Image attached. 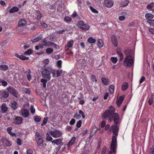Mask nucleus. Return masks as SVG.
Here are the masks:
<instances>
[{
	"instance_id": "6e6d98bb",
	"label": "nucleus",
	"mask_w": 154,
	"mask_h": 154,
	"mask_svg": "<svg viewBox=\"0 0 154 154\" xmlns=\"http://www.w3.org/2000/svg\"><path fill=\"white\" fill-rule=\"evenodd\" d=\"M82 122L81 120H79L76 124V126L78 128H79L81 127Z\"/></svg>"
},
{
	"instance_id": "20e7f679",
	"label": "nucleus",
	"mask_w": 154,
	"mask_h": 154,
	"mask_svg": "<svg viewBox=\"0 0 154 154\" xmlns=\"http://www.w3.org/2000/svg\"><path fill=\"white\" fill-rule=\"evenodd\" d=\"M36 142L38 146L42 147L43 145V140L42 135L38 132H36L35 135Z\"/></svg>"
},
{
	"instance_id": "393cba45",
	"label": "nucleus",
	"mask_w": 154,
	"mask_h": 154,
	"mask_svg": "<svg viewBox=\"0 0 154 154\" xmlns=\"http://www.w3.org/2000/svg\"><path fill=\"white\" fill-rule=\"evenodd\" d=\"M154 15L151 14L147 13L145 15V18L148 20H150L154 18Z\"/></svg>"
},
{
	"instance_id": "f3484780",
	"label": "nucleus",
	"mask_w": 154,
	"mask_h": 154,
	"mask_svg": "<svg viewBox=\"0 0 154 154\" xmlns=\"http://www.w3.org/2000/svg\"><path fill=\"white\" fill-rule=\"evenodd\" d=\"M15 56L22 60H28L29 59L28 57H26L23 55H19L17 54H15Z\"/></svg>"
},
{
	"instance_id": "c9c22d12",
	"label": "nucleus",
	"mask_w": 154,
	"mask_h": 154,
	"mask_svg": "<svg viewBox=\"0 0 154 154\" xmlns=\"http://www.w3.org/2000/svg\"><path fill=\"white\" fill-rule=\"evenodd\" d=\"M74 43L73 41L70 40L67 43V47L69 48L72 47Z\"/></svg>"
},
{
	"instance_id": "423d86ee",
	"label": "nucleus",
	"mask_w": 154,
	"mask_h": 154,
	"mask_svg": "<svg viewBox=\"0 0 154 154\" xmlns=\"http://www.w3.org/2000/svg\"><path fill=\"white\" fill-rule=\"evenodd\" d=\"M116 136L115 135L112 136L111 143L110 146V149L113 150V152L116 149L117 146V141Z\"/></svg>"
},
{
	"instance_id": "69168bd1",
	"label": "nucleus",
	"mask_w": 154,
	"mask_h": 154,
	"mask_svg": "<svg viewBox=\"0 0 154 154\" xmlns=\"http://www.w3.org/2000/svg\"><path fill=\"white\" fill-rule=\"evenodd\" d=\"M106 124V122L105 120H103L101 123V128H104Z\"/></svg>"
},
{
	"instance_id": "ea45409f",
	"label": "nucleus",
	"mask_w": 154,
	"mask_h": 154,
	"mask_svg": "<svg viewBox=\"0 0 154 154\" xmlns=\"http://www.w3.org/2000/svg\"><path fill=\"white\" fill-rule=\"evenodd\" d=\"M49 40L52 42H56L57 41V38L55 36H49Z\"/></svg>"
},
{
	"instance_id": "338daca9",
	"label": "nucleus",
	"mask_w": 154,
	"mask_h": 154,
	"mask_svg": "<svg viewBox=\"0 0 154 154\" xmlns=\"http://www.w3.org/2000/svg\"><path fill=\"white\" fill-rule=\"evenodd\" d=\"M43 63L45 64L44 65H48V64L49 61L48 59H46L44 60L43 61Z\"/></svg>"
},
{
	"instance_id": "b1692460",
	"label": "nucleus",
	"mask_w": 154,
	"mask_h": 154,
	"mask_svg": "<svg viewBox=\"0 0 154 154\" xmlns=\"http://www.w3.org/2000/svg\"><path fill=\"white\" fill-rule=\"evenodd\" d=\"M11 127H9L7 128V131L8 133L11 137H16V134L15 133H12L11 131L12 130Z\"/></svg>"
},
{
	"instance_id": "4be33fe9",
	"label": "nucleus",
	"mask_w": 154,
	"mask_h": 154,
	"mask_svg": "<svg viewBox=\"0 0 154 154\" xmlns=\"http://www.w3.org/2000/svg\"><path fill=\"white\" fill-rule=\"evenodd\" d=\"M148 103L150 106H151L153 104V107L154 108V93L152 94L151 98L149 99Z\"/></svg>"
},
{
	"instance_id": "cd10ccee",
	"label": "nucleus",
	"mask_w": 154,
	"mask_h": 154,
	"mask_svg": "<svg viewBox=\"0 0 154 154\" xmlns=\"http://www.w3.org/2000/svg\"><path fill=\"white\" fill-rule=\"evenodd\" d=\"M101 81L103 84L105 85H107L109 83L108 79L105 78H102Z\"/></svg>"
},
{
	"instance_id": "c85d7f7f",
	"label": "nucleus",
	"mask_w": 154,
	"mask_h": 154,
	"mask_svg": "<svg viewBox=\"0 0 154 154\" xmlns=\"http://www.w3.org/2000/svg\"><path fill=\"white\" fill-rule=\"evenodd\" d=\"M128 87V84L127 82H125L123 84L122 86V89L123 91H125Z\"/></svg>"
},
{
	"instance_id": "412c9836",
	"label": "nucleus",
	"mask_w": 154,
	"mask_h": 154,
	"mask_svg": "<svg viewBox=\"0 0 154 154\" xmlns=\"http://www.w3.org/2000/svg\"><path fill=\"white\" fill-rule=\"evenodd\" d=\"M8 110V108L6 106L5 104L3 103L1 106V111L2 113H5L7 112V111Z\"/></svg>"
},
{
	"instance_id": "39448f33",
	"label": "nucleus",
	"mask_w": 154,
	"mask_h": 154,
	"mask_svg": "<svg viewBox=\"0 0 154 154\" xmlns=\"http://www.w3.org/2000/svg\"><path fill=\"white\" fill-rule=\"evenodd\" d=\"M78 27L81 30L84 31L88 30L90 26L88 24L85 23L83 21L80 20L78 23Z\"/></svg>"
},
{
	"instance_id": "79ce46f5",
	"label": "nucleus",
	"mask_w": 154,
	"mask_h": 154,
	"mask_svg": "<svg viewBox=\"0 0 154 154\" xmlns=\"http://www.w3.org/2000/svg\"><path fill=\"white\" fill-rule=\"evenodd\" d=\"M41 42L42 45L45 46H47V44L48 43V42L46 38H44L42 39L41 40Z\"/></svg>"
},
{
	"instance_id": "603ef678",
	"label": "nucleus",
	"mask_w": 154,
	"mask_h": 154,
	"mask_svg": "<svg viewBox=\"0 0 154 154\" xmlns=\"http://www.w3.org/2000/svg\"><path fill=\"white\" fill-rule=\"evenodd\" d=\"M30 112L33 115L35 113V109L33 107V106L32 105H31L30 108Z\"/></svg>"
},
{
	"instance_id": "4d7b16f0",
	"label": "nucleus",
	"mask_w": 154,
	"mask_h": 154,
	"mask_svg": "<svg viewBox=\"0 0 154 154\" xmlns=\"http://www.w3.org/2000/svg\"><path fill=\"white\" fill-rule=\"evenodd\" d=\"M145 77L144 76H142L141 78L139 81L140 84H141V83H142L143 82H144L145 80Z\"/></svg>"
},
{
	"instance_id": "5701e85b",
	"label": "nucleus",
	"mask_w": 154,
	"mask_h": 154,
	"mask_svg": "<svg viewBox=\"0 0 154 154\" xmlns=\"http://www.w3.org/2000/svg\"><path fill=\"white\" fill-rule=\"evenodd\" d=\"M35 15L36 16V19L38 20H40L42 17L40 11H36L35 13Z\"/></svg>"
},
{
	"instance_id": "72a5a7b5",
	"label": "nucleus",
	"mask_w": 154,
	"mask_h": 154,
	"mask_svg": "<svg viewBox=\"0 0 154 154\" xmlns=\"http://www.w3.org/2000/svg\"><path fill=\"white\" fill-rule=\"evenodd\" d=\"M114 86L112 85H111L109 87V92L110 94H112L114 91Z\"/></svg>"
},
{
	"instance_id": "2f4dec72",
	"label": "nucleus",
	"mask_w": 154,
	"mask_h": 154,
	"mask_svg": "<svg viewBox=\"0 0 154 154\" xmlns=\"http://www.w3.org/2000/svg\"><path fill=\"white\" fill-rule=\"evenodd\" d=\"M45 52L48 54H50L54 52L53 49L51 48H48L46 49Z\"/></svg>"
},
{
	"instance_id": "a211bd4d",
	"label": "nucleus",
	"mask_w": 154,
	"mask_h": 154,
	"mask_svg": "<svg viewBox=\"0 0 154 154\" xmlns=\"http://www.w3.org/2000/svg\"><path fill=\"white\" fill-rule=\"evenodd\" d=\"M9 95L8 91H0V95L2 97L6 98L8 97Z\"/></svg>"
},
{
	"instance_id": "3c124183",
	"label": "nucleus",
	"mask_w": 154,
	"mask_h": 154,
	"mask_svg": "<svg viewBox=\"0 0 154 154\" xmlns=\"http://www.w3.org/2000/svg\"><path fill=\"white\" fill-rule=\"evenodd\" d=\"M62 62L61 60H59L57 62V65L58 68H61L62 67Z\"/></svg>"
},
{
	"instance_id": "aec40b11",
	"label": "nucleus",
	"mask_w": 154,
	"mask_h": 154,
	"mask_svg": "<svg viewBox=\"0 0 154 154\" xmlns=\"http://www.w3.org/2000/svg\"><path fill=\"white\" fill-rule=\"evenodd\" d=\"M42 34H40L38 36L36 37L35 38L31 39V40L32 42L34 43L42 39Z\"/></svg>"
},
{
	"instance_id": "9b49d317",
	"label": "nucleus",
	"mask_w": 154,
	"mask_h": 154,
	"mask_svg": "<svg viewBox=\"0 0 154 154\" xmlns=\"http://www.w3.org/2000/svg\"><path fill=\"white\" fill-rule=\"evenodd\" d=\"M104 3L106 7L111 8L113 6L114 2L112 0H105Z\"/></svg>"
},
{
	"instance_id": "a18cd8bd",
	"label": "nucleus",
	"mask_w": 154,
	"mask_h": 154,
	"mask_svg": "<svg viewBox=\"0 0 154 154\" xmlns=\"http://www.w3.org/2000/svg\"><path fill=\"white\" fill-rule=\"evenodd\" d=\"M48 121V118L47 117H45L44 119L43 123L41 124V126H43L44 125H45L47 123Z\"/></svg>"
},
{
	"instance_id": "a878e982",
	"label": "nucleus",
	"mask_w": 154,
	"mask_h": 154,
	"mask_svg": "<svg viewBox=\"0 0 154 154\" xmlns=\"http://www.w3.org/2000/svg\"><path fill=\"white\" fill-rule=\"evenodd\" d=\"M19 10V9L18 7L16 6H14L9 11V13L10 14L16 13Z\"/></svg>"
},
{
	"instance_id": "5fc2aeb1",
	"label": "nucleus",
	"mask_w": 154,
	"mask_h": 154,
	"mask_svg": "<svg viewBox=\"0 0 154 154\" xmlns=\"http://www.w3.org/2000/svg\"><path fill=\"white\" fill-rule=\"evenodd\" d=\"M56 8V6L55 4L50 5L49 6V8L51 10H54Z\"/></svg>"
},
{
	"instance_id": "c756f323",
	"label": "nucleus",
	"mask_w": 154,
	"mask_h": 154,
	"mask_svg": "<svg viewBox=\"0 0 154 154\" xmlns=\"http://www.w3.org/2000/svg\"><path fill=\"white\" fill-rule=\"evenodd\" d=\"M154 7V3L152 2L148 4L146 6V8L149 10L153 11L152 8Z\"/></svg>"
},
{
	"instance_id": "bf43d9fd",
	"label": "nucleus",
	"mask_w": 154,
	"mask_h": 154,
	"mask_svg": "<svg viewBox=\"0 0 154 154\" xmlns=\"http://www.w3.org/2000/svg\"><path fill=\"white\" fill-rule=\"evenodd\" d=\"M106 151V147L104 146L102 149V150L101 152V154H105Z\"/></svg>"
},
{
	"instance_id": "ddd939ff",
	"label": "nucleus",
	"mask_w": 154,
	"mask_h": 154,
	"mask_svg": "<svg viewBox=\"0 0 154 154\" xmlns=\"http://www.w3.org/2000/svg\"><path fill=\"white\" fill-rule=\"evenodd\" d=\"M111 41L114 46L116 47L118 46V42L117 38L114 35H112L111 37Z\"/></svg>"
},
{
	"instance_id": "8fccbe9b",
	"label": "nucleus",
	"mask_w": 154,
	"mask_h": 154,
	"mask_svg": "<svg viewBox=\"0 0 154 154\" xmlns=\"http://www.w3.org/2000/svg\"><path fill=\"white\" fill-rule=\"evenodd\" d=\"M110 60L114 63H116L117 61V59L116 57H112L111 58Z\"/></svg>"
},
{
	"instance_id": "6ab92c4d",
	"label": "nucleus",
	"mask_w": 154,
	"mask_h": 154,
	"mask_svg": "<svg viewBox=\"0 0 154 154\" xmlns=\"http://www.w3.org/2000/svg\"><path fill=\"white\" fill-rule=\"evenodd\" d=\"M63 140V138H62L54 140L51 141L52 143H54L57 145L61 144V142Z\"/></svg>"
},
{
	"instance_id": "de8ad7c7",
	"label": "nucleus",
	"mask_w": 154,
	"mask_h": 154,
	"mask_svg": "<svg viewBox=\"0 0 154 154\" xmlns=\"http://www.w3.org/2000/svg\"><path fill=\"white\" fill-rule=\"evenodd\" d=\"M91 11L95 14H97L98 13V11L94 8L93 7L91 6H90L89 7Z\"/></svg>"
},
{
	"instance_id": "58836bf2",
	"label": "nucleus",
	"mask_w": 154,
	"mask_h": 154,
	"mask_svg": "<svg viewBox=\"0 0 154 154\" xmlns=\"http://www.w3.org/2000/svg\"><path fill=\"white\" fill-rule=\"evenodd\" d=\"M98 45L100 48L103 46L102 40L101 39L99 38L98 39Z\"/></svg>"
},
{
	"instance_id": "680f3d73",
	"label": "nucleus",
	"mask_w": 154,
	"mask_h": 154,
	"mask_svg": "<svg viewBox=\"0 0 154 154\" xmlns=\"http://www.w3.org/2000/svg\"><path fill=\"white\" fill-rule=\"evenodd\" d=\"M16 143L18 145H21L22 143L21 140L19 138H17V140Z\"/></svg>"
},
{
	"instance_id": "a19ab883",
	"label": "nucleus",
	"mask_w": 154,
	"mask_h": 154,
	"mask_svg": "<svg viewBox=\"0 0 154 154\" xmlns=\"http://www.w3.org/2000/svg\"><path fill=\"white\" fill-rule=\"evenodd\" d=\"M72 20L71 18L68 16H66L64 17V21L67 22H71Z\"/></svg>"
},
{
	"instance_id": "37998d69",
	"label": "nucleus",
	"mask_w": 154,
	"mask_h": 154,
	"mask_svg": "<svg viewBox=\"0 0 154 154\" xmlns=\"http://www.w3.org/2000/svg\"><path fill=\"white\" fill-rule=\"evenodd\" d=\"M129 2L128 0H124L122 2V7H125L128 4Z\"/></svg>"
},
{
	"instance_id": "6e6552de",
	"label": "nucleus",
	"mask_w": 154,
	"mask_h": 154,
	"mask_svg": "<svg viewBox=\"0 0 154 154\" xmlns=\"http://www.w3.org/2000/svg\"><path fill=\"white\" fill-rule=\"evenodd\" d=\"M50 134L53 137L57 138L60 137L62 135V133L58 130H55L51 131Z\"/></svg>"
},
{
	"instance_id": "f257e3e1",
	"label": "nucleus",
	"mask_w": 154,
	"mask_h": 154,
	"mask_svg": "<svg viewBox=\"0 0 154 154\" xmlns=\"http://www.w3.org/2000/svg\"><path fill=\"white\" fill-rule=\"evenodd\" d=\"M115 109L111 106L108 108V109L105 110L103 114L102 117L104 119L107 118L109 119V122H111L113 121L115 125H113L110 127L113 134L116 136L118 135L119 127L118 126L119 123V116L117 113H115Z\"/></svg>"
},
{
	"instance_id": "f8f14e48",
	"label": "nucleus",
	"mask_w": 154,
	"mask_h": 154,
	"mask_svg": "<svg viewBox=\"0 0 154 154\" xmlns=\"http://www.w3.org/2000/svg\"><path fill=\"white\" fill-rule=\"evenodd\" d=\"M21 115L24 118H26L28 116L29 111L25 108H23L21 110Z\"/></svg>"
},
{
	"instance_id": "7c9ffc66",
	"label": "nucleus",
	"mask_w": 154,
	"mask_h": 154,
	"mask_svg": "<svg viewBox=\"0 0 154 154\" xmlns=\"http://www.w3.org/2000/svg\"><path fill=\"white\" fill-rule=\"evenodd\" d=\"M8 68V66L7 65H0V69L2 71H6Z\"/></svg>"
},
{
	"instance_id": "2eb2a0df",
	"label": "nucleus",
	"mask_w": 154,
	"mask_h": 154,
	"mask_svg": "<svg viewBox=\"0 0 154 154\" xmlns=\"http://www.w3.org/2000/svg\"><path fill=\"white\" fill-rule=\"evenodd\" d=\"M24 73L26 76L27 80L29 81H30L32 79L30 69H28L26 71H25Z\"/></svg>"
},
{
	"instance_id": "13d9d810",
	"label": "nucleus",
	"mask_w": 154,
	"mask_h": 154,
	"mask_svg": "<svg viewBox=\"0 0 154 154\" xmlns=\"http://www.w3.org/2000/svg\"><path fill=\"white\" fill-rule=\"evenodd\" d=\"M91 80L93 82H97L96 76L94 75H92L91 76Z\"/></svg>"
},
{
	"instance_id": "0eeeda50",
	"label": "nucleus",
	"mask_w": 154,
	"mask_h": 154,
	"mask_svg": "<svg viewBox=\"0 0 154 154\" xmlns=\"http://www.w3.org/2000/svg\"><path fill=\"white\" fill-rule=\"evenodd\" d=\"M7 90L10 94H13L15 97H17L18 92L14 88L10 86L7 88Z\"/></svg>"
},
{
	"instance_id": "e433bc0d",
	"label": "nucleus",
	"mask_w": 154,
	"mask_h": 154,
	"mask_svg": "<svg viewBox=\"0 0 154 154\" xmlns=\"http://www.w3.org/2000/svg\"><path fill=\"white\" fill-rule=\"evenodd\" d=\"M48 80L42 79L41 80V82L43 83V86L44 88H45L46 87V84Z\"/></svg>"
},
{
	"instance_id": "864d4df0",
	"label": "nucleus",
	"mask_w": 154,
	"mask_h": 154,
	"mask_svg": "<svg viewBox=\"0 0 154 154\" xmlns=\"http://www.w3.org/2000/svg\"><path fill=\"white\" fill-rule=\"evenodd\" d=\"M117 54L119 56L120 60H122L124 58L123 54V53H122L121 52L120 53L119 52V53Z\"/></svg>"
},
{
	"instance_id": "4c0bfd02",
	"label": "nucleus",
	"mask_w": 154,
	"mask_h": 154,
	"mask_svg": "<svg viewBox=\"0 0 154 154\" xmlns=\"http://www.w3.org/2000/svg\"><path fill=\"white\" fill-rule=\"evenodd\" d=\"M75 137H72L71 140L68 143V145L70 146L73 145L75 141Z\"/></svg>"
},
{
	"instance_id": "1a4fd4ad",
	"label": "nucleus",
	"mask_w": 154,
	"mask_h": 154,
	"mask_svg": "<svg viewBox=\"0 0 154 154\" xmlns=\"http://www.w3.org/2000/svg\"><path fill=\"white\" fill-rule=\"evenodd\" d=\"M14 117H15V118H13L14 123L17 125H19L22 123L23 120L22 117L20 116H14Z\"/></svg>"
},
{
	"instance_id": "bb28decb",
	"label": "nucleus",
	"mask_w": 154,
	"mask_h": 154,
	"mask_svg": "<svg viewBox=\"0 0 154 154\" xmlns=\"http://www.w3.org/2000/svg\"><path fill=\"white\" fill-rule=\"evenodd\" d=\"M2 142L5 145L7 146H10L11 145V143L8 140L6 139H3Z\"/></svg>"
},
{
	"instance_id": "dca6fc26",
	"label": "nucleus",
	"mask_w": 154,
	"mask_h": 154,
	"mask_svg": "<svg viewBox=\"0 0 154 154\" xmlns=\"http://www.w3.org/2000/svg\"><path fill=\"white\" fill-rule=\"evenodd\" d=\"M11 107L14 110H16L18 108V105L17 103L14 100L11 101Z\"/></svg>"
},
{
	"instance_id": "0e129e2a",
	"label": "nucleus",
	"mask_w": 154,
	"mask_h": 154,
	"mask_svg": "<svg viewBox=\"0 0 154 154\" xmlns=\"http://www.w3.org/2000/svg\"><path fill=\"white\" fill-rule=\"evenodd\" d=\"M149 154H154V149L153 146L150 148Z\"/></svg>"
},
{
	"instance_id": "9d476101",
	"label": "nucleus",
	"mask_w": 154,
	"mask_h": 154,
	"mask_svg": "<svg viewBox=\"0 0 154 154\" xmlns=\"http://www.w3.org/2000/svg\"><path fill=\"white\" fill-rule=\"evenodd\" d=\"M26 23L27 22L26 20L23 19H21L18 22L17 26L18 27H23L25 26Z\"/></svg>"
},
{
	"instance_id": "774afa93",
	"label": "nucleus",
	"mask_w": 154,
	"mask_h": 154,
	"mask_svg": "<svg viewBox=\"0 0 154 154\" xmlns=\"http://www.w3.org/2000/svg\"><path fill=\"white\" fill-rule=\"evenodd\" d=\"M26 153L27 154H32L33 151L32 149H28L27 150Z\"/></svg>"
},
{
	"instance_id": "c03bdc74",
	"label": "nucleus",
	"mask_w": 154,
	"mask_h": 154,
	"mask_svg": "<svg viewBox=\"0 0 154 154\" xmlns=\"http://www.w3.org/2000/svg\"><path fill=\"white\" fill-rule=\"evenodd\" d=\"M32 51L31 49H29L26 51H25L24 53V55H29L30 54H32Z\"/></svg>"
},
{
	"instance_id": "f03ea898",
	"label": "nucleus",
	"mask_w": 154,
	"mask_h": 154,
	"mask_svg": "<svg viewBox=\"0 0 154 154\" xmlns=\"http://www.w3.org/2000/svg\"><path fill=\"white\" fill-rule=\"evenodd\" d=\"M41 72L43 78L49 80L51 78V73L53 77L55 76V74L51 66L44 65L41 69Z\"/></svg>"
},
{
	"instance_id": "7ed1b4c3",
	"label": "nucleus",
	"mask_w": 154,
	"mask_h": 154,
	"mask_svg": "<svg viewBox=\"0 0 154 154\" xmlns=\"http://www.w3.org/2000/svg\"><path fill=\"white\" fill-rule=\"evenodd\" d=\"M124 53L127 56L125 59L123 65L126 67H131L133 66L134 63L133 57L131 56L128 55L129 54V52L128 50H125L124 51Z\"/></svg>"
},
{
	"instance_id": "49530a36",
	"label": "nucleus",
	"mask_w": 154,
	"mask_h": 154,
	"mask_svg": "<svg viewBox=\"0 0 154 154\" xmlns=\"http://www.w3.org/2000/svg\"><path fill=\"white\" fill-rule=\"evenodd\" d=\"M46 140L48 141H51L53 140L52 138L49 135V134L47 133L46 135Z\"/></svg>"
},
{
	"instance_id": "09e8293b",
	"label": "nucleus",
	"mask_w": 154,
	"mask_h": 154,
	"mask_svg": "<svg viewBox=\"0 0 154 154\" xmlns=\"http://www.w3.org/2000/svg\"><path fill=\"white\" fill-rule=\"evenodd\" d=\"M147 23L149 24L151 26H154V20H148Z\"/></svg>"
},
{
	"instance_id": "052dcab7",
	"label": "nucleus",
	"mask_w": 154,
	"mask_h": 154,
	"mask_svg": "<svg viewBox=\"0 0 154 154\" xmlns=\"http://www.w3.org/2000/svg\"><path fill=\"white\" fill-rule=\"evenodd\" d=\"M73 117L76 119H79L81 118V116L77 112H76L74 115Z\"/></svg>"
},
{
	"instance_id": "4468645a",
	"label": "nucleus",
	"mask_w": 154,
	"mask_h": 154,
	"mask_svg": "<svg viewBox=\"0 0 154 154\" xmlns=\"http://www.w3.org/2000/svg\"><path fill=\"white\" fill-rule=\"evenodd\" d=\"M54 73L55 74V77H53V78L59 77L61 76L63 72L62 69H54Z\"/></svg>"
},
{
	"instance_id": "f704fd0d",
	"label": "nucleus",
	"mask_w": 154,
	"mask_h": 154,
	"mask_svg": "<svg viewBox=\"0 0 154 154\" xmlns=\"http://www.w3.org/2000/svg\"><path fill=\"white\" fill-rule=\"evenodd\" d=\"M88 41L91 43H94L96 42V40L92 37H90L88 39Z\"/></svg>"
},
{
	"instance_id": "e2e57ef3",
	"label": "nucleus",
	"mask_w": 154,
	"mask_h": 154,
	"mask_svg": "<svg viewBox=\"0 0 154 154\" xmlns=\"http://www.w3.org/2000/svg\"><path fill=\"white\" fill-rule=\"evenodd\" d=\"M79 113L82 115L83 119H84L85 118V116L84 115V113L82 110H79Z\"/></svg>"
},
{
	"instance_id": "473e14b6",
	"label": "nucleus",
	"mask_w": 154,
	"mask_h": 154,
	"mask_svg": "<svg viewBox=\"0 0 154 154\" xmlns=\"http://www.w3.org/2000/svg\"><path fill=\"white\" fill-rule=\"evenodd\" d=\"M33 117L34 120L36 122H39L41 120V118L39 116H34Z\"/></svg>"
}]
</instances>
